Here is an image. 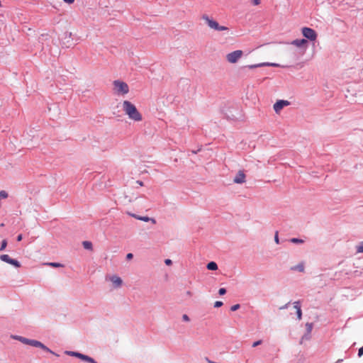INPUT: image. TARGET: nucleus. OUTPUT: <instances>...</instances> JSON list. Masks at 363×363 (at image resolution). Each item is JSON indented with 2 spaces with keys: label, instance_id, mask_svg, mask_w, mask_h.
<instances>
[{
  "label": "nucleus",
  "instance_id": "1",
  "mask_svg": "<svg viewBox=\"0 0 363 363\" xmlns=\"http://www.w3.org/2000/svg\"><path fill=\"white\" fill-rule=\"evenodd\" d=\"M11 338L13 339V340H16L20 341L21 342H22V343H23L25 345H30V346H33V347H39V348L43 350L45 352H50V353H52V354H53L55 355L58 356V354H55L53 351H52L47 346H45L43 343H42L41 342H40L38 340H33V339H28V338L22 337V336H20V335H11Z\"/></svg>",
  "mask_w": 363,
  "mask_h": 363
},
{
  "label": "nucleus",
  "instance_id": "2",
  "mask_svg": "<svg viewBox=\"0 0 363 363\" xmlns=\"http://www.w3.org/2000/svg\"><path fill=\"white\" fill-rule=\"evenodd\" d=\"M123 109L125 113L128 116L129 118L135 121H142V115L138 111L135 106L129 101H124L123 102Z\"/></svg>",
  "mask_w": 363,
  "mask_h": 363
},
{
  "label": "nucleus",
  "instance_id": "3",
  "mask_svg": "<svg viewBox=\"0 0 363 363\" xmlns=\"http://www.w3.org/2000/svg\"><path fill=\"white\" fill-rule=\"evenodd\" d=\"M113 84L115 94L117 95H125L129 92L128 85L124 82L115 80Z\"/></svg>",
  "mask_w": 363,
  "mask_h": 363
},
{
  "label": "nucleus",
  "instance_id": "4",
  "mask_svg": "<svg viewBox=\"0 0 363 363\" xmlns=\"http://www.w3.org/2000/svg\"><path fill=\"white\" fill-rule=\"evenodd\" d=\"M302 34L306 39H308L311 41H314L317 38L316 32L311 28H308V27L303 28H302Z\"/></svg>",
  "mask_w": 363,
  "mask_h": 363
},
{
  "label": "nucleus",
  "instance_id": "5",
  "mask_svg": "<svg viewBox=\"0 0 363 363\" xmlns=\"http://www.w3.org/2000/svg\"><path fill=\"white\" fill-rule=\"evenodd\" d=\"M242 54L243 52L242 50H238L230 53H228L226 55V59L230 63H235L238 62L239 58L242 57Z\"/></svg>",
  "mask_w": 363,
  "mask_h": 363
},
{
  "label": "nucleus",
  "instance_id": "6",
  "mask_svg": "<svg viewBox=\"0 0 363 363\" xmlns=\"http://www.w3.org/2000/svg\"><path fill=\"white\" fill-rule=\"evenodd\" d=\"M0 259L4 262L14 266L16 268L21 267V263L18 260L11 258L8 255H0Z\"/></svg>",
  "mask_w": 363,
  "mask_h": 363
},
{
  "label": "nucleus",
  "instance_id": "7",
  "mask_svg": "<svg viewBox=\"0 0 363 363\" xmlns=\"http://www.w3.org/2000/svg\"><path fill=\"white\" fill-rule=\"evenodd\" d=\"M290 102L286 100H278L274 104V110L278 113L284 106H289Z\"/></svg>",
  "mask_w": 363,
  "mask_h": 363
},
{
  "label": "nucleus",
  "instance_id": "8",
  "mask_svg": "<svg viewBox=\"0 0 363 363\" xmlns=\"http://www.w3.org/2000/svg\"><path fill=\"white\" fill-rule=\"evenodd\" d=\"M245 174L242 170H240L233 179V182L235 184H243L245 182Z\"/></svg>",
  "mask_w": 363,
  "mask_h": 363
},
{
  "label": "nucleus",
  "instance_id": "9",
  "mask_svg": "<svg viewBox=\"0 0 363 363\" xmlns=\"http://www.w3.org/2000/svg\"><path fill=\"white\" fill-rule=\"evenodd\" d=\"M202 18L205 20V21L211 28H213L216 30L218 26V23L217 21L210 18L207 15H203L202 16Z\"/></svg>",
  "mask_w": 363,
  "mask_h": 363
},
{
  "label": "nucleus",
  "instance_id": "10",
  "mask_svg": "<svg viewBox=\"0 0 363 363\" xmlns=\"http://www.w3.org/2000/svg\"><path fill=\"white\" fill-rule=\"evenodd\" d=\"M291 45H294L298 48H307L308 42L306 39H296L291 42Z\"/></svg>",
  "mask_w": 363,
  "mask_h": 363
},
{
  "label": "nucleus",
  "instance_id": "11",
  "mask_svg": "<svg viewBox=\"0 0 363 363\" xmlns=\"http://www.w3.org/2000/svg\"><path fill=\"white\" fill-rule=\"evenodd\" d=\"M306 333L302 337V340H309L310 334L313 330V324L312 323H307L306 324Z\"/></svg>",
  "mask_w": 363,
  "mask_h": 363
},
{
  "label": "nucleus",
  "instance_id": "12",
  "mask_svg": "<svg viewBox=\"0 0 363 363\" xmlns=\"http://www.w3.org/2000/svg\"><path fill=\"white\" fill-rule=\"evenodd\" d=\"M116 288H118L122 285L123 281L121 277L113 275L110 278Z\"/></svg>",
  "mask_w": 363,
  "mask_h": 363
},
{
  "label": "nucleus",
  "instance_id": "13",
  "mask_svg": "<svg viewBox=\"0 0 363 363\" xmlns=\"http://www.w3.org/2000/svg\"><path fill=\"white\" fill-rule=\"evenodd\" d=\"M137 219L140 220L145 221V222L151 221L154 224L156 223V220L155 218H150L148 216H138V217H137Z\"/></svg>",
  "mask_w": 363,
  "mask_h": 363
},
{
  "label": "nucleus",
  "instance_id": "14",
  "mask_svg": "<svg viewBox=\"0 0 363 363\" xmlns=\"http://www.w3.org/2000/svg\"><path fill=\"white\" fill-rule=\"evenodd\" d=\"M206 268L211 271H215L218 269V264L215 262H210L207 264Z\"/></svg>",
  "mask_w": 363,
  "mask_h": 363
},
{
  "label": "nucleus",
  "instance_id": "15",
  "mask_svg": "<svg viewBox=\"0 0 363 363\" xmlns=\"http://www.w3.org/2000/svg\"><path fill=\"white\" fill-rule=\"evenodd\" d=\"M291 269L293 271L297 270L298 272H303L304 271V265L303 263H300L296 266L292 267Z\"/></svg>",
  "mask_w": 363,
  "mask_h": 363
},
{
  "label": "nucleus",
  "instance_id": "16",
  "mask_svg": "<svg viewBox=\"0 0 363 363\" xmlns=\"http://www.w3.org/2000/svg\"><path fill=\"white\" fill-rule=\"evenodd\" d=\"M82 245L86 250H92L93 249L92 243L90 241H84L82 242Z\"/></svg>",
  "mask_w": 363,
  "mask_h": 363
},
{
  "label": "nucleus",
  "instance_id": "17",
  "mask_svg": "<svg viewBox=\"0 0 363 363\" xmlns=\"http://www.w3.org/2000/svg\"><path fill=\"white\" fill-rule=\"evenodd\" d=\"M264 64H263V62L259 63V64L250 65H247V66L243 67L242 69L249 68L250 69H252L255 68L264 67Z\"/></svg>",
  "mask_w": 363,
  "mask_h": 363
},
{
  "label": "nucleus",
  "instance_id": "18",
  "mask_svg": "<svg viewBox=\"0 0 363 363\" xmlns=\"http://www.w3.org/2000/svg\"><path fill=\"white\" fill-rule=\"evenodd\" d=\"M66 354L69 355V356L75 357H77V358L79 359L80 355H81L82 353L78 352L67 351Z\"/></svg>",
  "mask_w": 363,
  "mask_h": 363
},
{
  "label": "nucleus",
  "instance_id": "19",
  "mask_svg": "<svg viewBox=\"0 0 363 363\" xmlns=\"http://www.w3.org/2000/svg\"><path fill=\"white\" fill-rule=\"evenodd\" d=\"M289 241L294 244H303L304 242L303 240L296 238H291Z\"/></svg>",
  "mask_w": 363,
  "mask_h": 363
},
{
  "label": "nucleus",
  "instance_id": "20",
  "mask_svg": "<svg viewBox=\"0 0 363 363\" xmlns=\"http://www.w3.org/2000/svg\"><path fill=\"white\" fill-rule=\"evenodd\" d=\"M356 250H357V252H359V253H362L363 252V241L360 242L356 246Z\"/></svg>",
  "mask_w": 363,
  "mask_h": 363
},
{
  "label": "nucleus",
  "instance_id": "21",
  "mask_svg": "<svg viewBox=\"0 0 363 363\" xmlns=\"http://www.w3.org/2000/svg\"><path fill=\"white\" fill-rule=\"evenodd\" d=\"M46 264L49 265V266H51V267H63V265L60 263H58V262H49V263H47Z\"/></svg>",
  "mask_w": 363,
  "mask_h": 363
},
{
  "label": "nucleus",
  "instance_id": "22",
  "mask_svg": "<svg viewBox=\"0 0 363 363\" xmlns=\"http://www.w3.org/2000/svg\"><path fill=\"white\" fill-rule=\"evenodd\" d=\"M6 246H7V240L6 239H4L1 241L0 251L4 250L5 248L6 247Z\"/></svg>",
  "mask_w": 363,
  "mask_h": 363
},
{
  "label": "nucleus",
  "instance_id": "23",
  "mask_svg": "<svg viewBox=\"0 0 363 363\" xmlns=\"http://www.w3.org/2000/svg\"><path fill=\"white\" fill-rule=\"evenodd\" d=\"M263 64H264V67H265V66H270V67H280V65L279 64H277V63L263 62Z\"/></svg>",
  "mask_w": 363,
  "mask_h": 363
},
{
  "label": "nucleus",
  "instance_id": "24",
  "mask_svg": "<svg viewBox=\"0 0 363 363\" xmlns=\"http://www.w3.org/2000/svg\"><path fill=\"white\" fill-rule=\"evenodd\" d=\"M8 196V193L6 191L2 190L0 191V199H6Z\"/></svg>",
  "mask_w": 363,
  "mask_h": 363
},
{
  "label": "nucleus",
  "instance_id": "25",
  "mask_svg": "<svg viewBox=\"0 0 363 363\" xmlns=\"http://www.w3.org/2000/svg\"><path fill=\"white\" fill-rule=\"evenodd\" d=\"M297 318L298 320H301L302 318V311L301 308H298V311H296Z\"/></svg>",
  "mask_w": 363,
  "mask_h": 363
},
{
  "label": "nucleus",
  "instance_id": "26",
  "mask_svg": "<svg viewBox=\"0 0 363 363\" xmlns=\"http://www.w3.org/2000/svg\"><path fill=\"white\" fill-rule=\"evenodd\" d=\"M294 307L296 309V311H298V308H301V301H297L294 303Z\"/></svg>",
  "mask_w": 363,
  "mask_h": 363
},
{
  "label": "nucleus",
  "instance_id": "27",
  "mask_svg": "<svg viewBox=\"0 0 363 363\" xmlns=\"http://www.w3.org/2000/svg\"><path fill=\"white\" fill-rule=\"evenodd\" d=\"M228 30V28L223 26H220L219 24H218V28L216 29V30H218V31H223V30Z\"/></svg>",
  "mask_w": 363,
  "mask_h": 363
},
{
  "label": "nucleus",
  "instance_id": "28",
  "mask_svg": "<svg viewBox=\"0 0 363 363\" xmlns=\"http://www.w3.org/2000/svg\"><path fill=\"white\" fill-rule=\"evenodd\" d=\"M240 308V304H235V305H233V306H231L230 311H235L238 310Z\"/></svg>",
  "mask_w": 363,
  "mask_h": 363
},
{
  "label": "nucleus",
  "instance_id": "29",
  "mask_svg": "<svg viewBox=\"0 0 363 363\" xmlns=\"http://www.w3.org/2000/svg\"><path fill=\"white\" fill-rule=\"evenodd\" d=\"M223 305V303L220 301H217L214 303V307L215 308H219L221 307Z\"/></svg>",
  "mask_w": 363,
  "mask_h": 363
},
{
  "label": "nucleus",
  "instance_id": "30",
  "mask_svg": "<svg viewBox=\"0 0 363 363\" xmlns=\"http://www.w3.org/2000/svg\"><path fill=\"white\" fill-rule=\"evenodd\" d=\"M88 357H89L88 355H86V354H81L79 359L83 360V361H84V362H87Z\"/></svg>",
  "mask_w": 363,
  "mask_h": 363
},
{
  "label": "nucleus",
  "instance_id": "31",
  "mask_svg": "<svg viewBox=\"0 0 363 363\" xmlns=\"http://www.w3.org/2000/svg\"><path fill=\"white\" fill-rule=\"evenodd\" d=\"M226 294V289L225 288H220L218 290V294L223 296Z\"/></svg>",
  "mask_w": 363,
  "mask_h": 363
},
{
  "label": "nucleus",
  "instance_id": "32",
  "mask_svg": "<svg viewBox=\"0 0 363 363\" xmlns=\"http://www.w3.org/2000/svg\"><path fill=\"white\" fill-rule=\"evenodd\" d=\"M262 341L261 340H257V341H256V342H253V344H252V347H257V346H258V345H261V344H262Z\"/></svg>",
  "mask_w": 363,
  "mask_h": 363
},
{
  "label": "nucleus",
  "instance_id": "33",
  "mask_svg": "<svg viewBox=\"0 0 363 363\" xmlns=\"http://www.w3.org/2000/svg\"><path fill=\"white\" fill-rule=\"evenodd\" d=\"M274 241H275V242L277 244L279 243V239L278 232L277 231L276 232L275 235H274Z\"/></svg>",
  "mask_w": 363,
  "mask_h": 363
},
{
  "label": "nucleus",
  "instance_id": "34",
  "mask_svg": "<svg viewBox=\"0 0 363 363\" xmlns=\"http://www.w3.org/2000/svg\"><path fill=\"white\" fill-rule=\"evenodd\" d=\"M182 320H183L184 321H186V322H188V321H189V320H190L189 317L186 314H184V315H182Z\"/></svg>",
  "mask_w": 363,
  "mask_h": 363
},
{
  "label": "nucleus",
  "instance_id": "35",
  "mask_svg": "<svg viewBox=\"0 0 363 363\" xmlns=\"http://www.w3.org/2000/svg\"><path fill=\"white\" fill-rule=\"evenodd\" d=\"M290 305V302H288L287 303H286L285 305L281 306L279 308L280 310H284V309H286L289 307V306Z\"/></svg>",
  "mask_w": 363,
  "mask_h": 363
},
{
  "label": "nucleus",
  "instance_id": "36",
  "mask_svg": "<svg viewBox=\"0 0 363 363\" xmlns=\"http://www.w3.org/2000/svg\"><path fill=\"white\" fill-rule=\"evenodd\" d=\"M363 355V346L359 349L358 351V357H362Z\"/></svg>",
  "mask_w": 363,
  "mask_h": 363
},
{
  "label": "nucleus",
  "instance_id": "37",
  "mask_svg": "<svg viewBox=\"0 0 363 363\" xmlns=\"http://www.w3.org/2000/svg\"><path fill=\"white\" fill-rule=\"evenodd\" d=\"M164 263L166 265H171L172 264V261L169 259H166L164 260Z\"/></svg>",
  "mask_w": 363,
  "mask_h": 363
},
{
  "label": "nucleus",
  "instance_id": "38",
  "mask_svg": "<svg viewBox=\"0 0 363 363\" xmlns=\"http://www.w3.org/2000/svg\"><path fill=\"white\" fill-rule=\"evenodd\" d=\"M87 362L89 363H97L92 357H88Z\"/></svg>",
  "mask_w": 363,
  "mask_h": 363
},
{
  "label": "nucleus",
  "instance_id": "39",
  "mask_svg": "<svg viewBox=\"0 0 363 363\" xmlns=\"http://www.w3.org/2000/svg\"><path fill=\"white\" fill-rule=\"evenodd\" d=\"M133 257V255L132 253H128L126 255V259L130 260Z\"/></svg>",
  "mask_w": 363,
  "mask_h": 363
},
{
  "label": "nucleus",
  "instance_id": "40",
  "mask_svg": "<svg viewBox=\"0 0 363 363\" xmlns=\"http://www.w3.org/2000/svg\"><path fill=\"white\" fill-rule=\"evenodd\" d=\"M252 2L254 5H259L261 2V0H252Z\"/></svg>",
  "mask_w": 363,
  "mask_h": 363
},
{
  "label": "nucleus",
  "instance_id": "41",
  "mask_svg": "<svg viewBox=\"0 0 363 363\" xmlns=\"http://www.w3.org/2000/svg\"><path fill=\"white\" fill-rule=\"evenodd\" d=\"M22 239H23V235H22L21 234H19V235L17 236V238H16V240H17L18 242L21 241V240H22Z\"/></svg>",
  "mask_w": 363,
  "mask_h": 363
},
{
  "label": "nucleus",
  "instance_id": "42",
  "mask_svg": "<svg viewBox=\"0 0 363 363\" xmlns=\"http://www.w3.org/2000/svg\"><path fill=\"white\" fill-rule=\"evenodd\" d=\"M65 3H67V4H72L74 3V0H63Z\"/></svg>",
  "mask_w": 363,
  "mask_h": 363
},
{
  "label": "nucleus",
  "instance_id": "43",
  "mask_svg": "<svg viewBox=\"0 0 363 363\" xmlns=\"http://www.w3.org/2000/svg\"><path fill=\"white\" fill-rule=\"evenodd\" d=\"M137 183L140 185V186H143V182H141V181H137Z\"/></svg>",
  "mask_w": 363,
  "mask_h": 363
},
{
  "label": "nucleus",
  "instance_id": "44",
  "mask_svg": "<svg viewBox=\"0 0 363 363\" xmlns=\"http://www.w3.org/2000/svg\"><path fill=\"white\" fill-rule=\"evenodd\" d=\"M186 295L189 296H191L192 294L190 291H186Z\"/></svg>",
  "mask_w": 363,
  "mask_h": 363
},
{
  "label": "nucleus",
  "instance_id": "45",
  "mask_svg": "<svg viewBox=\"0 0 363 363\" xmlns=\"http://www.w3.org/2000/svg\"><path fill=\"white\" fill-rule=\"evenodd\" d=\"M343 361L342 359H339L335 363H340Z\"/></svg>",
  "mask_w": 363,
  "mask_h": 363
},
{
  "label": "nucleus",
  "instance_id": "46",
  "mask_svg": "<svg viewBox=\"0 0 363 363\" xmlns=\"http://www.w3.org/2000/svg\"><path fill=\"white\" fill-rule=\"evenodd\" d=\"M130 216H133V217H134V218H137V217H138V216H137V215H135V214H130Z\"/></svg>",
  "mask_w": 363,
  "mask_h": 363
},
{
  "label": "nucleus",
  "instance_id": "47",
  "mask_svg": "<svg viewBox=\"0 0 363 363\" xmlns=\"http://www.w3.org/2000/svg\"><path fill=\"white\" fill-rule=\"evenodd\" d=\"M191 152H192L193 154H196V153H197V151L192 150V151H191Z\"/></svg>",
  "mask_w": 363,
  "mask_h": 363
},
{
  "label": "nucleus",
  "instance_id": "48",
  "mask_svg": "<svg viewBox=\"0 0 363 363\" xmlns=\"http://www.w3.org/2000/svg\"><path fill=\"white\" fill-rule=\"evenodd\" d=\"M4 225V223L0 224V226L3 227Z\"/></svg>",
  "mask_w": 363,
  "mask_h": 363
}]
</instances>
